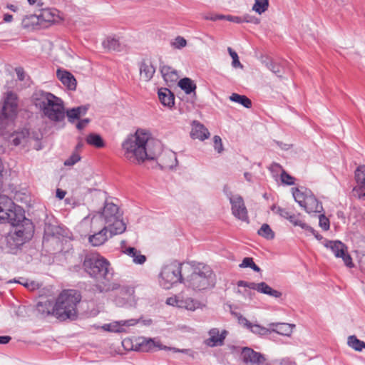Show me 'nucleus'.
Instances as JSON below:
<instances>
[{
	"mask_svg": "<svg viewBox=\"0 0 365 365\" xmlns=\"http://www.w3.org/2000/svg\"><path fill=\"white\" fill-rule=\"evenodd\" d=\"M160 71L163 79L169 86L175 84L179 78L177 70L169 66L160 65Z\"/></svg>",
	"mask_w": 365,
	"mask_h": 365,
	"instance_id": "17",
	"label": "nucleus"
},
{
	"mask_svg": "<svg viewBox=\"0 0 365 365\" xmlns=\"http://www.w3.org/2000/svg\"><path fill=\"white\" fill-rule=\"evenodd\" d=\"M227 334V331L225 330L220 334L217 328L210 329L209 331L210 338L207 339V345L211 347L222 345Z\"/></svg>",
	"mask_w": 365,
	"mask_h": 365,
	"instance_id": "18",
	"label": "nucleus"
},
{
	"mask_svg": "<svg viewBox=\"0 0 365 365\" xmlns=\"http://www.w3.org/2000/svg\"><path fill=\"white\" fill-rule=\"evenodd\" d=\"M227 51H228L231 58H232V66L234 68H243L242 64L239 61V57H238L237 53L235 51H233L230 47H229L227 48Z\"/></svg>",
	"mask_w": 365,
	"mask_h": 365,
	"instance_id": "46",
	"label": "nucleus"
},
{
	"mask_svg": "<svg viewBox=\"0 0 365 365\" xmlns=\"http://www.w3.org/2000/svg\"><path fill=\"white\" fill-rule=\"evenodd\" d=\"M186 275L184 285L194 291H203L215 285V274L211 268L202 263L188 264L183 269Z\"/></svg>",
	"mask_w": 365,
	"mask_h": 365,
	"instance_id": "3",
	"label": "nucleus"
},
{
	"mask_svg": "<svg viewBox=\"0 0 365 365\" xmlns=\"http://www.w3.org/2000/svg\"><path fill=\"white\" fill-rule=\"evenodd\" d=\"M190 135L194 139L204 140L209 138L210 133L202 124L199 122L194 121Z\"/></svg>",
	"mask_w": 365,
	"mask_h": 365,
	"instance_id": "22",
	"label": "nucleus"
},
{
	"mask_svg": "<svg viewBox=\"0 0 365 365\" xmlns=\"http://www.w3.org/2000/svg\"><path fill=\"white\" fill-rule=\"evenodd\" d=\"M155 68L151 63L143 61L140 65V75L145 81H149L153 76Z\"/></svg>",
	"mask_w": 365,
	"mask_h": 365,
	"instance_id": "26",
	"label": "nucleus"
},
{
	"mask_svg": "<svg viewBox=\"0 0 365 365\" xmlns=\"http://www.w3.org/2000/svg\"><path fill=\"white\" fill-rule=\"evenodd\" d=\"M324 245L327 248L330 249L335 257L342 258L344 264L348 267H354L352 259L351 256L347 253L346 246L344 243L339 240H325Z\"/></svg>",
	"mask_w": 365,
	"mask_h": 365,
	"instance_id": "12",
	"label": "nucleus"
},
{
	"mask_svg": "<svg viewBox=\"0 0 365 365\" xmlns=\"http://www.w3.org/2000/svg\"><path fill=\"white\" fill-rule=\"evenodd\" d=\"M213 140H214V147H215V150L218 153H222L223 150V145H222L221 138L218 135H215L213 138Z\"/></svg>",
	"mask_w": 365,
	"mask_h": 365,
	"instance_id": "51",
	"label": "nucleus"
},
{
	"mask_svg": "<svg viewBox=\"0 0 365 365\" xmlns=\"http://www.w3.org/2000/svg\"><path fill=\"white\" fill-rule=\"evenodd\" d=\"M66 193V191H64L61 189L58 188L56 190V197L60 200H62L64 198Z\"/></svg>",
	"mask_w": 365,
	"mask_h": 365,
	"instance_id": "63",
	"label": "nucleus"
},
{
	"mask_svg": "<svg viewBox=\"0 0 365 365\" xmlns=\"http://www.w3.org/2000/svg\"><path fill=\"white\" fill-rule=\"evenodd\" d=\"M96 289L99 292H108L119 289V296L115 299V304L119 307L125 306L133 300L134 289L132 287L128 285L121 286L118 282L108 283V282L98 284Z\"/></svg>",
	"mask_w": 365,
	"mask_h": 365,
	"instance_id": "9",
	"label": "nucleus"
},
{
	"mask_svg": "<svg viewBox=\"0 0 365 365\" xmlns=\"http://www.w3.org/2000/svg\"><path fill=\"white\" fill-rule=\"evenodd\" d=\"M159 152L160 150L157 155ZM155 159H158V163L163 169H172L178 165L176 154L173 151L163 152L159 156L157 155Z\"/></svg>",
	"mask_w": 365,
	"mask_h": 365,
	"instance_id": "15",
	"label": "nucleus"
},
{
	"mask_svg": "<svg viewBox=\"0 0 365 365\" xmlns=\"http://www.w3.org/2000/svg\"><path fill=\"white\" fill-rule=\"evenodd\" d=\"M91 230L93 234L88 237V242L93 247L103 245L109 237H113L110 236V228L106 226L101 225V227H98L96 224V227H91Z\"/></svg>",
	"mask_w": 365,
	"mask_h": 365,
	"instance_id": "13",
	"label": "nucleus"
},
{
	"mask_svg": "<svg viewBox=\"0 0 365 365\" xmlns=\"http://www.w3.org/2000/svg\"><path fill=\"white\" fill-rule=\"evenodd\" d=\"M103 46L105 48L113 51H121L123 48V46L120 43L118 38L110 36L103 41Z\"/></svg>",
	"mask_w": 365,
	"mask_h": 365,
	"instance_id": "32",
	"label": "nucleus"
},
{
	"mask_svg": "<svg viewBox=\"0 0 365 365\" xmlns=\"http://www.w3.org/2000/svg\"><path fill=\"white\" fill-rule=\"evenodd\" d=\"M19 282L31 290H34L39 287L38 284L34 281H31V282L26 281L25 282Z\"/></svg>",
	"mask_w": 365,
	"mask_h": 365,
	"instance_id": "56",
	"label": "nucleus"
},
{
	"mask_svg": "<svg viewBox=\"0 0 365 365\" xmlns=\"http://www.w3.org/2000/svg\"><path fill=\"white\" fill-rule=\"evenodd\" d=\"M88 110V106H81L76 108H73L66 111V116L70 123H73L76 120L80 119V118L87 113Z\"/></svg>",
	"mask_w": 365,
	"mask_h": 365,
	"instance_id": "24",
	"label": "nucleus"
},
{
	"mask_svg": "<svg viewBox=\"0 0 365 365\" xmlns=\"http://www.w3.org/2000/svg\"><path fill=\"white\" fill-rule=\"evenodd\" d=\"M81 301V295L75 290L63 292L54 305L53 316L61 321L74 320L77 317L76 305Z\"/></svg>",
	"mask_w": 365,
	"mask_h": 365,
	"instance_id": "6",
	"label": "nucleus"
},
{
	"mask_svg": "<svg viewBox=\"0 0 365 365\" xmlns=\"http://www.w3.org/2000/svg\"><path fill=\"white\" fill-rule=\"evenodd\" d=\"M178 86L183 90L186 94H191L193 93L195 95L196 84L192 80L189 78H183L178 82Z\"/></svg>",
	"mask_w": 365,
	"mask_h": 365,
	"instance_id": "31",
	"label": "nucleus"
},
{
	"mask_svg": "<svg viewBox=\"0 0 365 365\" xmlns=\"http://www.w3.org/2000/svg\"><path fill=\"white\" fill-rule=\"evenodd\" d=\"M265 66L278 77H282V66L279 63L274 62L272 60L267 59L263 61Z\"/></svg>",
	"mask_w": 365,
	"mask_h": 365,
	"instance_id": "38",
	"label": "nucleus"
},
{
	"mask_svg": "<svg viewBox=\"0 0 365 365\" xmlns=\"http://www.w3.org/2000/svg\"><path fill=\"white\" fill-rule=\"evenodd\" d=\"M354 179L356 183L365 180V165H359L354 172Z\"/></svg>",
	"mask_w": 365,
	"mask_h": 365,
	"instance_id": "44",
	"label": "nucleus"
},
{
	"mask_svg": "<svg viewBox=\"0 0 365 365\" xmlns=\"http://www.w3.org/2000/svg\"><path fill=\"white\" fill-rule=\"evenodd\" d=\"M138 320L130 319L128 320H121L119 322H115L110 324L103 325V328L104 330L112 331V332H123L125 331L123 327L134 326L138 323Z\"/></svg>",
	"mask_w": 365,
	"mask_h": 365,
	"instance_id": "16",
	"label": "nucleus"
},
{
	"mask_svg": "<svg viewBox=\"0 0 365 365\" xmlns=\"http://www.w3.org/2000/svg\"><path fill=\"white\" fill-rule=\"evenodd\" d=\"M86 142L88 144L96 148H103L104 146L103 138L100 135L96 133L89 134L86 138Z\"/></svg>",
	"mask_w": 365,
	"mask_h": 365,
	"instance_id": "37",
	"label": "nucleus"
},
{
	"mask_svg": "<svg viewBox=\"0 0 365 365\" xmlns=\"http://www.w3.org/2000/svg\"><path fill=\"white\" fill-rule=\"evenodd\" d=\"M29 135L28 130H25L21 131V133H16L11 135V142L12 143L17 146L23 143L26 140V138Z\"/></svg>",
	"mask_w": 365,
	"mask_h": 365,
	"instance_id": "43",
	"label": "nucleus"
},
{
	"mask_svg": "<svg viewBox=\"0 0 365 365\" xmlns=\"http://www.w3.org/2000/svg\"><path fill=\"white\" fill-rule=\"evenodd\" d=\"M189 263H180L178 261H173L165 264L162 268L160 274V284L164 289H168L173 284L182 283L185 281L186 273L183 270Z\"/></svg>",
	"mask_w": 365,
	"mask_h": 365,
	"instance_id": "8",
	"label": "nucleus"
},
{
	"mask_svg": "<svg viewBox=\"0 0 365 365\" xmlns=\"http://www.w3.org/2000/svg\"><path fill=\"white\" fill-rule=\"evenodd\" d=\"M90 119L89 118H84L80 121L78 122V123L76 124V128L78 130H83L84 128H86L87 126V125L90 123Z\"/></svg>",
	"mask_w": 365,
	"mask_h": 365,
	"instance_id": "60",
	"label": "nucleus"
},
{
	"mask_svg": "<svg viewBox=\"0 0 365 365\" xmlns=\"http://www.w3.org/2000/svg\"><path fill=\"white\" fill-rule=\"evenodd\" d=\"M270 170L276 172H277L278 170H282L280 176L282 182L287 185H292L294 184V178L284 170L279 164L276 163H272L271 165Z\"/></svg>",
	"mask_w": 365,
	"mask_h": 365,
	"instance_id": "30",
	"label": "nucleus"
},
{
	"mask_svg": "<svg viewBox=\"0 0 365 365\" xmlns=\"http://www.w3.org/2000/svg\"><path fill=\"white\" fill-rule=\"evenodd\" d=\"M229 98L231 101L241 104L247 108H250L252 106L251 100L245 96L240 95L237 93H232Z\"/></svg>",
	"mask_w": 365,
	"mask_h": 365,
	"instance_id": "34",
	"label": "nucleus"
},
{
	"mask_svg": "<svg viewBox=\"0 0 365 365\" xmlns=\"http://www.w3.org/2000/svg\"><path fill=\"white\" fill-rule=\"evenodd\" d=\"M36 106L43 111L45 116L54 122L64 120L66 113L61 98L42 91L36 93Z\"/></svg>",
	"mask_w": 365,
	"mask_h": 365,
	"instance_id": "5",
	"label": "nucleus"
},
{
	"mask_svg": "<svg viewBox=\"0 0 365 365\" xmlns=\"http://www.w3.org/2000/svg\"><path fill=\"white\" fill-rule=\"evenodd\" d=\"M122 252L133 259V262L136 264H143L146 261V257L141 254L140 250L132 247H123Z\"/></svg>",
	"mask_w": 365,
	"mask_h": 365,
	"instance_id": "21",
	"label": "nucleus"
},
{
	"mask_svg": "<svg viewBox=\"0 0 365 365\" xmlns=\"http://www.w3.org/2000/svg\"><path fill=\"white\" fill-rule=\"evenodd\" d=\"M238 319V322L242 324L244 327L247 328V329L250 328V327L252 324V322L248 321L245 317L242 316L240 314L233 313Z\"/></svg>",
	"mask_w": 365,
	"mask_h": 365,
	"instance_id": "54",
	"label": "nucleus"
},
{
	"mask_svg": "<svg viewBox=\"0 0 365 365\" xmlns=\"http://www.w3.org/2000/svg\"><path fill=\"white\" fill-rule=\"evenodd\" d=\"M272 210H276V212L279 214L282 217L287 219L290 215V212L284 208L277 207L276 205H273L272 207Z\"/></svg>",
	"mask_w": 365,
	"mask_h": 365,
	"instance_id": "48",
	"label": "nucleus"
},
{
	"mask_svg": "<svg viewBox=\"0 0 365 365\" xmlns=\"http://www.w3.org/2000/svg\"><path fill=\"white\" fill-rule=\"evenodd\" d=\"M252 333L258 336H265L272 332L271 329L262 327L258 324L252 323L251 326L248 329Z\"/></svg>",
	"mask_w": 365,
	"mask_h": 365,
	"instance_id": "40",
	"label": "nucleus"
},
{
	"mask_svg": "<svg viewBox=\"0 0 365 365\" xmlns=\"http://www.w3.org/2000/svg\"><path fill=\"white\" fill-rule=\"evenodd\" d=\"M223 191L226 197L229 199V201L231 204V210L232 215L236 218L242 221L247 222V210L245 207L242 197L237 194L234 195L228 186H225Z\"/></svg>",
	"mask_w": 365,
	"mask_h": 365,
	"instance_id": "11",
	"label": "nucleus"
},
{
	"mask_svg": "<svg viewBox=\"0 0 365 365\" xmlns=\"http://www.w3.org/2000/svg\"><path fill=\"white\" fill-rule=\"evenodd\" d=\"M187 45L186 40L181 36H178L175 38V41L172 43V46L175 48L180 49L185 47Z\"/></svg>",
	"mask_w": 365,
	"mask_h": 365,
	"instance_id": "47",
	"label": "nucleus"
},
{
	"mask_svg": "<svg viewBox=\"0 0 365 365\" xmlns=\"http://www.w3.org/2000/svg\"><path fill=\"white\" fill-rule=\"evenodd\" d=\"M237 284L238 287H247V288H249L250 289L255 290L257 283L249 282H245V281H243V280H240V281L237 282Z\"/></svg>",
	"mask_w": 365,
	"mask_h": 365,
	"instance_id": "55",
	"label": "nucleus"
},
{
	"mask_svg": "<svg viewBox=\"0 0 365 365\" xmlns=\"http://www.w3.org/2000/svg\"><path fill=\"white\" fill-rule=\"evenodd\" d=\"M225 20L237 23V24H241L242 23V16H231V15H225Z\"/></svg>",
	"mask_w": 365,
	"mask_h": 365,
	"instance_id": "58",
	"label": "nucleus"
},
{
	"mask_svg": "<svg viewBox=\"0 0 365 365\" xmlns=\"http://www.w3.org/2000/svg\"><path fill=\"white\" fill-rule=\"evenodd\" d=\"M287 220H288L294 226H299L302 230L305 231L307 235L310 234H314V230L303 221L299 220L297 216H296L294 214L290 213L289 217Z\"/></svg>",
	"mask_w": 365,
	"mask_h": 365,
	"instance_id": "33",
	"label": "nucleus"
},
{
	"mask_svg": "<svg viewBox=\"0 0 365 365\" xmlns=\"http://www.w3.org/2000/svg\"><path fill=\"white\" fill-rule=\"evenodd\" d=\"M258 235L267 240H272L274 237V232L267 224H263L257 232Z\"/></svg>",
	"mask_w": 365,
	"mask_h": 365,
	"instance_id": "41",
	"label": "nucleus"
},
{
	"mask_svg": "<svg viewBox=\"0 0 365 365\" xmlns=\"http://www.w3.org/2000/svg\"><path fill=\"white\" fill-rule=\"evenodd\" d=\"M109 266L108 261L98 253L86 255L83 264L85 272L96 280L108 281Z\"/></svg>",
	"mask_w": 365,
	"mask_h": 365,
	"instance_id": "7",
	"label": "nucleus"
},
{
	"mask_svg": "<svg viewBox=\"0 0 365 365\" xmlns=\"http://www.w3.org/2000/svg\"><path fill=\"white\" fill-rule=\"evenodd\" d=\"M319 225L324 230L329 229V220L324 215H320L319 217Z\"/></svg>",
	"mask_w": 365,
	"mask_h": 365,
	"instance_id": "49",
	"label": "nucleus"
},
{
	"mask_svg": "<svg viewBox=\"0 0 365 365\" xmlns=\"http://www.w3.org/2000/svg\"><path fill=\"white\" fill-rule=\"evenodd\" d=\"M17 96L12 92H8L0 109V134L13 122L17 113Z\"/></svg>",
	"mask_w": 365,
	"mask_h": 365,
	"instance_id": "10",
	"label": "nucleus"
},
{
	"mask_svg": "<svg viewBox=\"0 0 365 365\" xmlns=\"http://www.w3.org/2000/svg\"><path fill=\"white\" fill-rule=\"evenodd\" d=\"M202 304L197 300L192 298L185 297L183 294L181 296L180 301V308H184L189 311H195L197 309L202 308Z\"/></svg>",
	"mask_w": 365,
	"mask_h": 365,
	"instance_id": "25",
	"label": "nucleus"
},
{
	"mask_svg": "<svg viewBox=\"0 0 365 365\" xmlns=\"http://www.w3.org/2000/svg\"><path fill=\"white\" fill-rule=\"evenodd\" d=\"M11 339V337L9 336H0V344H6Z\"/></svg>",
	"mask_w": 365,
	"mask_h": 365,
	"instance_id": "62",
	"label": "nucleus"
},
{
	"mask_svg": "<svg viewBox=\"0 0 365 365\" xmlns=\"http://www.w3.org/2000/svg\"><path fill=\"white\" fill-rule=\"evenodd\" d=\"M204 19L206 20H211V21H217V20H225V15L222 14H211V15H207L204 16Z\"/></svg>",
	"mask_w": 365,
	"mask_h": 365,
	"instance_id": "59",
	"label": "nucleus"
},
{
	"mask_svg": "<svg viewBox=\"0 0 365 365\" xmlns=\"http://www.w3.org/2000/svg\"><path fill=\"white\" fill-rule=\"evenodd\" d=\"M292 195L295 201L298 202L301 207H303V204L305 203L307 196H309V194L304 193L298 188H292Z\"/></svg>",
	"mask_w": 365,
	"mask_h": 365,
	"instance_id": "42",
	"label": "nucleus"
},
{
	"mask_svg": "<svg viewBox=\"0 0 365 365\" xmlns=\"http://www.w3.org/2000/svg\"><path fill=\"white\" fill-rule=\"evenodd\" d=\"M353 192L358 198H365V180L357 183V185L353 188Z\"/></svg>",
	"mask_w": 365,
	"mask_h": 365,
	"instance_id": "45",
	"label": "nucleus"
},
{
	"mask_svg": "<svg viewBox=\"0 0 365 365\" xmlns=\"http://www.w3.org/2000/svg\"><path fill=\"white\" fill-rule=\"evenodd\" d=\"M347 344L357 351H361L363 349H365V342L358 339L354 335L348 337Z\"/></svg>",
	"mask_w": 365,
	"mask_h": 365,
	"instance_id": "36",
	"label": "nucleus"
},
{
	"mask_svg": "<svg viewBox=\"0 0 365 365\" xmlns=\"http://www.w3.org/2000/svg\"><path fill=\"white\" fill-rule=\"evenodd\" d=\"M16 73L19 81H23L24 79L25 73L22 68H16Z\"/></svg>",
	"mask_w": 365,
	"mask_h": 365,
	"instance_id": "61",
	"label": "nucleus"
},
{
	"mask_svg": "<svg viewBox=\"0 0 365 365\" xmlns=\"http://www.w3.org/2000/svg\"><path fill=\"white\" fill-rule=\"evenodd\" d=\"M241 357L244 362L251 365H261L265 361L264 356L249 347H244L242 350Z\"/></svg>",
	"mask_w": 365,
	"mask_h": 365,
	"instance_id": "14",
	"label": "nucleus"
},
{
	"mask_svg": "<svg viewBox=\"0 0 365 365\" xmlns=\"http://www.w3.org/2000/svg\"><path fill=\"white\" fill-rule=\"evenodd\" d=\"M254 262L253 259L251 257H245L243 259L242 263L240 264V267L246 268L251 267L252 263Z\"/></svg>",
	"mask_w": 365,
	"mask_h": 365,
	"instance_id": "57",
	"label": "nucleus"
},
{
	"mask_svg": "<svg viewBox=\"0 0 365 365\" xmlns=\"http://www.w3.org/2000/svg\"><path fill=\"white\" fill-rule=\"evenodd\" d=\"M158 98L162 104H163L165 106L171 107L174 105V95L168 88L159 89Z\"/></svg>",
	"mask_w": 365,
	"mask_h": 365,
	"instance_id": "27",
	"label": "nucleus"
},
{
	"mask_svg": "<svg viewBox=\"0 0 365 365\" xmlns=\"http://www.w3.org/2000/svg\"><path fill=\"white\" fill-rule=\"evenodd\" d=\"M5 222L13 226L5 237L6 248L9 252L16 254L32 237L33 227L20 207L16 206L9 197L0 195V223Z\"/></svg>",
	"mask_w": 365,
	"mask_h": 365,
	"instance_id": "1",
	"label": "nucleus"
},
{
	"mask_svg": "<svg viewBox=\"0 0 365 365\" xmlns=\"http://www.w3.org/2000/svg\"><path fill=\"white\" fill-rule=\"evenodd\" d=\"M307 212L308 213H319L323 210V207L321 202L312 195L309 194L307 196L305 203L303 204V207Z\"/></svg>",
	"mask_w": 365,
	"mask_h": 365,
	"instance_id": "19",
	"label": "nucleus"
},
{
	"mask_svg": "<svg viewBox=\"0 0 365 365\" xmlns=\"http://www.w3.org/2000/svg\"><path fill=\"white\" fill-rule=\"evenodd\" d=\"M99 222L110 228V236L122 234L126 230L119 208L113 202H106L103 211L92 217V228L96 227V224Z\"/></svg>",
	"mask_w": 365,
	"mask_h": 365,
	"instance_id": "4",
	"label": "nucleus"
},
{
	"mask_svg": "<svg viewBox=\"0 0 365 365\" xmlns=\"http://www.w3.org/2000/svg\"><path fill=\"white\" fill-rule=\"evenodd\" d=\"M145 344L143 342L142 346H145V351H150L154 347H158L159 349L161 350H168L171 349V347L163 345L159 341H155L153 339H149L145 341Z\"/></svg>",
	"mask_w": 365,
	"mask_h": 365,
	"instance_id": "35",
	"label": "nucleus"
},
{
	"mask_svg": "<svg viewBox=\"0 0 365 365\" xmlns=\"http://www.w3.org/2000/svg\"><path fill=\"white\" fill-rule=\"evenodd\" d=\"M242 22L251 23L253 24H259L260 23V20L259 19L254 16L245 14L243 16H242Z\"/></svg>",
	"mask_w": 365,
	"mask_h": 365,
	"instance_id": "50",
	"label": "nucleus"
},
{
	"mask_svg": "<svg viewBox=\"0 0 365 365\" xmlns=\"http://www.w3.org/2000/svg\"><path fill=\"white\" fill-rule=\"evenodd\" d=\"M160 150V142L151 138L143 130H137L122 143L123 156L130 163L141 164L145 160H154Z\"/></svg>",
	"mask_w": 365,
	"mask_h": 365,
	"instance_id": "2",
	"label": "nucleus"
},
{
	"mask_svg": "<svg viewBox=\"0 0 365 365\" xmlns=\"http://www.w3.org/2000/svg\"><path fill=\"white\" fill-rule=\"evenodd\" d=\"M53 309L54 305L49 300L39 301L36 307V311L41 317L53 315Z\"/></svg>",
	"mask_w": 365,
	"mask_h": 365,
	"instance_id": "23",
	"label": "nucleus"
},
{
	"mask_svg": "<svg viewBox=\"0 0 365 365\" xmlns=\"http://www.w3.org/2000/svg\"><path fill=\"white\" fill-rule=\"evenodd\" d=\"M269 326L276 327L271 329L272 332H276L284 336H289L292 332V329L295 327L287 323H272Z\"/></svg>",
	"mask_w": 365,
	"mask_h": 365,
	"instance_id": "28",
	"label": "nucleus"
},
{
	"mask_svg": "<svg viewBox=\"0 0 365 365\" xmlns=\"http://www.w3.org/2000/svg\"><path fill=\"white\" fill-rule=\"evenodd\" d=\"M257 292L273 297L274 298H279L282 296V293L276 289H272L265 282L257 283L256 289Z\"/></svg>",
	"mask_w": 365,
	"mask_h": 365,
	"instance_id": "29",
	"label": "nucleus"
},
{
	"mask_svg": "<svg viewBox=\"0 0 365 365\" xmlns=\"http://www.w3.org/2000/svg\"><path fill=\"white\" fill-rule=\"evenodd\" d=\"M361 269L365 272V255H364L360 260Z\"/></svg>",
	"mask_w": 365,
	"mask_h": 365,
	"instance_id": "64",
	"label": "nucleus"
},
{
	"mask_svg": "<svg viewBox=\"0 0 365 365\" xmlns=\"http://www.w3.org/2000/svg\"><path fill=\"white\" fill-rule=\"evenodd\" d=\"M81 159V157L77 153H73L71 156H70L69 158H68L65 162L64 165L66 166H71L76 164L77 162H78Z\"/></svg>",
	"mask_w": 365,
	"mask_h": 365,
	"instance_id": "53",
	"label": "nucleus"
},
{
	"mask_svg": "<svg viewBox=\"0 0 365 365\" xmlns=\"http://www.w3.org/2000/svg\"><path fill=\"white\" fill-rule=\"evenodd\" d=\"M181 296L182 294H179L177 296L168 297L166 300V303L169 305L180 307V301L181 299Z\"/></svg>",
	"mask_w": 365,
	"mask_h": 365,
	"instance_id": "52",
	"label": "nucleus"
},
{
	"mask_svg": "<svg viewBox=\"0 0 365 365\" xmlns=\"http://www.w3.org/2000/svg\"><path fill=\"white\" fill-rule=\"evenodd\" d=\"M56 75L61 83L70 90L76 89V80L70 72L58 69Z\"/></svg>",
	"mask_w": 365,
	"mask_h": 365,
	"instance_id": "20",
	"label": "nucleus"
},
{
	"mask_svg": "<svg viewBox=\"0 0 365 365\" xmlns=\"http://www.w3.org/2000/svg\"><path fill=\"white\" fill-rule=\"evenodd\" d=\"M269 8V0H255L252 6V11L258 14L264 13Z\"/></svg>",
	"mask_w": 365,
	"mask_h": 365,
	"instance_id": "39",
	"label": "nucleus"
}]
</instances>
